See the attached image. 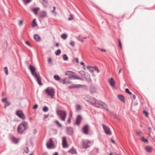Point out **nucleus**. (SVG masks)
Returning a JSON list of instances; mask_svg holds the SVG:
<instances>
[{
    "label": "nucleus",
    "instance_id": "nucleus-41",
    "mask_svg": "<svg viewBox=\"0 0 155 155\" xmlns=\"http://www.w3.org/2000/svg\"><path fill=\"white\" fill-rule=\"evenodd\" d=\"M77 39H78V40L81 42L84 41V40L83 39V37H81L80 36H79L77 38Z\"/></svg>",
    "mask_w": 155,
    "mask_h": 155
},
{
    "label": "nucleus",
    "instance_id": "nucleus-59",
    "mask_svg": "<svg viewBox=\"0 0 155 155\" xmlns=\"http://www.w3.org/2000/svg\"><path fill=\"white\" fill-rule=\"evenodd\" d=\"M53 10H52V13H53L55 12V11L56 9V8L55 6H54L53 7Z\"/></svg>",
    "mask_w": 155,
    "mask_h": 155
},
{
    "label": "nucleus",
    "instance_id": "nucleus-1",
    "mask_svg": "<svg viewBox=\"0 0 155 155\" xmlns=\"http://www.w3.org/2000/svg\"><path fill=\"white\" fill-rule=\"evenodd\" d=\"M29 68L32 75L36 78L38 84L40 85H42V84L41 83V79L40 74L39 73H37L35 72L36 68L35 67L31 65H30L29 66Z\"/></svg>",
    "mask_w": 155,
    "mask_h": 155
},
{
    "label": "nucleus",
    "instance_id": "nucleus-51",
    "mask_svg": "<svg viewBox=\"0 0 155 155\" xmlns=\"http://www.w3.org/2000/svg\"><path fill=\"white\" fill-rule=\"evenodd\" d=\"M23 1L25 3L27 4L30 2L31 0H23Z\"/></svg>",
    "mask_w": 155,
    "mask_h": 155
},
{
    "label": "nucleus",
    "instance_id": "nucleus-30",
    "mask_svg": "<svg viewBox=\"0 0 155 155\" xmlns=\"http://www.w3.org/2000/svg\"><path fill=\"white\" fill-rule=\"evenodd\" d=\"M54 77V78L56 81H59L60 80V78L58 75H55Z\"/></svg>",
    "mask_w": 155,
    "mask_h": 155
},
{
    "label": "nucleus",
    "instance_id": "nucleus-52",
    "mask_svg": "<svg viewBox=\"0 0 155 155\" xmlns=\"http://www.w3.org/2000/svg\"><path fill=\"white\" fill-rule=\"evenodd\" d=\"M6 98H4L2 99V101L3 102L5 103L7 101Z\"/></svg>",
    "mask_w": 155,
    "mask_h": 155
},
{
    "label": "nucleus",
    "instance_id": "nucleus-53",
    "mask_svg": "<svg viewBox=\"0 0 155 155\" xmlns=\"http://www.w3.org/2000/svg\"><path fill=\"white\" fill-rule=\"evenodd\" d=\"M148 129L149 130V136H150V133L151 132V128L150 127H148Z\"/></svg>",
    "mask_w": 155,
    "mask_h": 155
},
{
    "label": "nucleus",
    "instance_id": "nucleus-60",
    "mask_svg": "<svg viewBox=\"0 0 155 155\" xmlns=\"http://www.w3.org/2000/svg\"><path fill=\"white\" fill-rule=\"evenodd\" d=\"M51 61H52V59H51V58H49L48 59V62L49 63H50L51 62Z\"/></svg>",
    "mask_w": 155,
    "mask_h": 155
},
{
    "label": "nucleus",
    "instance_id": "nucleus-64",
    "mask_svg": "<svg viewBox=\"0 0 155 155\" xmlns=\"http://www.w3.org/2000/svg\"><path fill=\"white\" fill-rule=\"evenodd\" d=\"M75 60L76 62L77 63H78V62H79V60H78V58H76L75 59Z\"/></svg>",
    "mask_w": 155,
    "mask_h": 155
},
{
    "label": "nucleus",
    "instance_id": "nucleus-50",
    "mask_svg": "<svg viewBox=\"0 0 155 155\" xmlns=\"http://www.w3.org/2000/svg\"><path fill=\"white\" fill-rule=\"evenodd\" d=\"M23 23V21L22 20H20L19 21L18 25L19 26H21L22 25Z\"/></svg>",
    "mask_w": 155,
    "mask_h": 155
},
{
    "label": "nucleus",
    "instance_id": "nucleus-49",
    "mask_svg": "<svg viewBox=\"0 0 155 155\" xmlns=\"http://www.w3.org/2000/svg\"><path fill=\"white\" fill-rule=\"evenodd\" d=\"M93 68L95 69V70L97 71V73H99V69L96 66H95V67H93Z\"/></svg>",
    "mask_w": 155,
    "mask_h": 155
},
{
    "label": "nucleus",
    "instance_id": "nucleus-28",
    "mask_svg": "<svg viewBox=\"0 0 155 155\" xmlns=\"http://www.w3.org/2000/svg\"><path fill=\"white\" fill-rule=\"evenodd\" d=\"M81 109V107L80 105H76V109L77 111H78Z\"/></svg>",
    "mask_w": 155,
    "mask_h": 155
},
{
    "label": "nucleus",
    "instance_id": "nucleus-62",
    "mask_svg": "<svg viewBox=\"0 0 155 155\" xmlns=\"http://www.w3.org/2000/svg\"><path fill=\"white\" fill-rule=\"evenodd\" d=\"M25 43L27 45H28L29 46H31V45L30 44V43L28 41H26L25 42Z\"/></svg>",
    "mask_w": 155,
    "mask_h": 155
},
{
    "label": "nucleus",
    "instance_id": "nucleus-54",
    "mask_svg": "<svg viewBox=\"0 0 155 155\" xmlns=\"http://www.w3.org/2000/svg\"><path fill=\"white\" fill-rule=\"evenodd\" d=\"M38 105L36 104L34 105V106L33 107V108L34 109H37L38 108Z\"/></svg>",
    "mask_w": 155,
    "mask_h": 155
},
{
    "label": "nucleus",
    "instance_id": "nucleus-5",
    "mask_svg": "<svg viewBox=\"0 0 155 155\" xmlns=\"http://www.w3.org/2000/svg\"><path fill=\"white\" fill-rule=\"evenodd\" d=\"M16 114L18 117L22 120H24L25 119V115L21 110H19L17 111Z\"/></svg>",
    "mask_w": 155,
    "mask_h": 155
},
{
    "label": "nucleus",
    "instance_id": "nucleus-42",
    "mask_svg": "<svg viewBox=\"0 0 155 155\" xmlns=\"http://www.w3.org/2000/svg\"><path fill=\"white\" fill-rule=\"evenodd\" d=\"M4 72L6 75H7L8 74V70L7 67H5L4 68Z\"/></svg>",
    "mask_w": 155,
    "mask_h": 155
},
{
    "label": "nucleus",
    "instance_id": "nucleus-9",
    "mask_svg": "<svg viewBox=\"0 0 155 155\" xmlns=\"http://www.w3.org/2000/svg\"><path fill=\"white\" fill-rule=\"evenodd\" d=\"M62 145L64 148H66L68 147L66 139L65 137H62Z\"/></svg>",
    "mask_w": 155,
    "mask_h": 155
},
{
    "label": "nucleus",
    "instance_id": "nucleus-48",
    "mask_svg": "<svg viewBox=\"0 0 155 155\" xmlns=\"http://www.w3.org/2000/svg\"><path fill=\"white\" fill-rule=\"evenodd\" d=\"M70 44L72 47H74V41H71L70 42Z\"/></svg>",
    "mask_w": 155,
    "mask_h": 155
},
{
    "label": "nucleus",
    "instance_id": "nucleus-12",
    "mask_svg": "<svg viewBox=\"0 0 155 155\" xmlns=\"http://www.w3.org/2000/svg\"><path fill=\"white\" fill-rule=\"evenodd\" d=\"M88 125L86 124L83 127L82 130L83 133L85 134H87L88 132Z\"/></svg>",
    "mask_w": 155,
    "mask_h": 155
},
{
    "label": "nucleus",
    "instance_id": "nucleus-39",
    "mask_svg": "<svg viewBox=\"0 0 155 155\" xmlns=\"http://www.w3.org/2000/svg\"><path fill=\"white\" fill-rule=\"evenodd\" d=\"M61 50L59 49L55 52V54L56 55H59L61 53Z\"/></svg>",
    "mask_w": 155,
    "mask_h": 155
},
{
    "label": "nucleus",
    "instance_id": "nucleus-43",
    "mask_svg": "<svg viewBox=\"0 0 155 155\" xmlns=\"http://www.w3.org/2000/svg\"><path fill=\"white\" fill-rule=\"evenodd\" d=\"M24 151L26 153H28L29 151L28 147H26L25 149L24 150Z\"/></svg>",
    "mask_w": 155,
    "mask_h": 155
},
{
    "label": "nucleus",
    "instance_id": "nucleus-6",
    "mask_svg": "<svg viewBox=\"0 0 155 155\" xmlns=\"http://www.w3.org/2000/svg\"><path fill=\"white\" fill-rule=\"evenodd\" d=\"M103 129L105 134L107 135H110L111 134V132L110 128L104 124H102Z\"/></svg>",
    "mask_w": 155,
    "mask_h": 155
},
{
    "label": "nucleus",
    "instance_id": "nucleus-4",
    "mask_svg": "<svg viewBox=\"0 0 155 155\" xmlns=\"http://www.w3.org/2000/svg\"><path fill=\"white\" fill-rule=\"evenodd\" d=\"M46 93L48 96H51L53 98L54 94V90L53 88H47L45 89Z\"/></svg>",
    "mask_w": 155,
    "mask_h": 155
},
{
    "label": "nucleus",
    "instance_id": "nucleus-56",
    "mask_svg": "<svg viewBox=\"0 0 155 155\" xmlns=\"http://www.w3.org/2000/svg\"><path fill=\"white\" fill-rule=\"evenodd\" d=\"M100 49V51H101L102 52H106V50L104 49L101 48V49Z\"/></svg>",
    "mask_w": 155,
    "mask_h": 155
},
{
    "label": "nucleus",
    "instance_id": "nucleus-38",
    "mask_svg": "<svg viewBox=\"0 0 155 155\" xmlns=\"http://www.w3.org/2000/svg\"><path fill=\"white\" fill-rule=\"evenodd\" d=\"M42 110L44 112H47L48 110V108L47 106H45L43 108Z\"/></svg>",
    "mask_w": 155,
    "mask_h": 155
},
{
    "label": "nucleus",
    "instance_id": "nucleus-14",
    "mask_svg": "<svg viewBox=\"0 0 155 155\" xmlns=\"http://www.w3.org/2000/svg\"><path fill=\"white\" fill-rule=\"evenodd\" d=\"M81 87V85L80 84H73L72 85H70V86H68V87L69 88L71 89V88H79Z\"/></svg>",
    "mask_w": 155,
    "mask_h": 155
},
{
    "label": "nucleus",
    "instance_id": "nucleus-63",
    "mask_svg": "<svg viewBox=\"0 0 155 155\" xmlns=\"http://www.w3.org/2000/svg\"><path fill=\"white\" fill-rule=\"evenodd\" d=\"M34 134H35L37 133V131L36 129H34L33 130Z\"/></svg>",
    "mask_w": 155,
    "mask_h": 155
},
{
    "label": "nucleus",
    "instance_id": "nucleus-18",
    "mask_svg": "<svg viewBox=\"0 0 155 155\" xmlns=\"http://www.w3.org/2000/svg\"><path fill=\"white\" fill-rule=\"evenodd\" d=\"M46 13L44 11H42L40 15V17L42 18H44L46 17Z\"/></svg>",
    "mask_w": 155,
    "mask_h": 155
},
{
    "label": "nucleus",
    "instance_id": "nucleus-7",
    "mask_svg": "<svg viewBox=\"0 0 155 155\" xmlns=\"http://www.w3.org/2000/svg\"><path fill=\"white\" fill-rule=\"evenodd\" d=\"M47 147L48 148H52L54 147V144L52 139L51 138L46 143Z\"/></svg>",
    "mask_w": 155,
    "mask_h": 155
},
{
    "label": "nucleus",
    "instance_id": "nucleus-46",
    "mask_svg": "<svg viewBox=\"0 0 155 155\" xmlns=\"http://www.w3.org/2000/svg\"><path fill=\"white\" fill-rule=\"evenodd\" d=\"M73 19V15L71 14L70 15V17L68 18V19L69 21H71Z\"/></svg>",
    "mask_w": 155,
    "mask_h": 155
},
{
    "label": "nucleus",
    "instance_id": "nucleus-24",
    "mask_svg": "<svg viewBox=\"0 0 155 155\" xmlns=\"http://www.w3.org/2000/svg\"><path fill=\"white\" fill-rule=\"evenodd\" d=\"M71 77L73 78L74 79H78V80H82V78H80L78 76H76L75 75H74V74L72 75V76Z\"/></svg>",
    "mask_w": 155,
    "mask_h": 155
},
{
    "label": "nucleus",
    "instance_id": "nucleus-29",
    "mask_svg": "<svg viewBox=\"0 0 155 155\" xmlns=\"http://www.w3.org/2000/svg\"><path fill=\"white\" fill-rule=\"evenodd\" d=\"M12 141L15 143H17L19 141L18 139L14 137L12 138Z\"/></svg>",
    "mask_w": 155,
    "mask_h": 155
},
{
    "label": "nucleus",
    "instance_id": "nucleus-17",
    "mask_svg": "<svg viewBox=\"0 0 155 155\" xmlns=\"http://www.w3.org/2000/svg\"><path fill=\"white\" fill-rule=\"evenodd\" d=\"M108 81L110 84L112 86H114L115 84V81L112 78H111Z\"/></svg>",
    "mask_w": 155,
    "mask_h": 155
},
{
    "label": "nucleus",
    "instance_id": "nucleus-15",
    "mask_svg": "<svg viewBox=\"0 0 155 155\" xmlns=\"http://www.w3.org/2000/svg\"><path fill=\"white\" fill-rule=\"evenodd\" d=\"M34 39L37 42H40L41 38L37 34H35L34 36Z\"/></svg>",
    "mask_w": 155,
    "mask_h": 155
},
{
    "label": "nucleus",
    "instance_id": "nucleus-22",
    "mask_svg": "<svg viewBox=\"0 0 155 155\" xmlns=\"http://www.w3.org/2000/svg\"><path fill=\"white\" fill-rule=\"evenodd\" d=\"M90 92L92 94H94L96 92V89L95 87H90Z\"/></svg>",
    "mask_w": 155,
    "mask_h": 155
},
{
    "label": "nucleus",
    "instance_id": "nucleus-3",
    "mask_svg": "<svg viewBox=\"0 0 155 155\" xmlns=\"http://www.w3.org/2000/svg\"><path fill=\"white\" fill-rule=\"evenodd\" d=\"M57 113L62 121H64L66 116L67 113L65 111L57 110Z\"/></svg>",
    "mask_w": 155,
    "mask_h": 155
},
{
    "label": "nucleus",
    "instance_id": "nucleus-20",
    "mask_svg": "<svg viewBox=\"0 0 155 155\" xmlns=\"http://www.w3.org/2000/svg\"><path fill=\"white\" fill-rule=\"evenodd\" d=\"M42 2H41L43 6L46 7L48 5V2L47 0H41Z\"/></svg>",
    "mask_w": 155,
    "mask_h": 155
},
{
    "label": "nucleus",
    "instance_id": "nucleus-10",
    "mask_svg": "<svg viewBox=\"0 0 155 155\" xmlns=\"http://www.w3.org/2000/svg\"><path fill=\"white\" fill-rule=\"evenodd\" d=\"M97 100L95 98H92L90 101H88V102L91 105L94 106H97L96 105Z\"/></svg>",
    "mask_w": 155,
    "mask_h": 155
},
{
    "label": "nucleus",
    "instance_id": "nucleus-44",
    "mask_svg": "<svg viewBox=\"0 0 155 155\" xmlns=\"http://www.w3.org/2000/svg\"><path fill=\"white\" fill-rule=\"evenodd\" d=\"M125 92L126 93L129 94H132V93L129 91V90L128 88H126L125 89Z\"/></svg>",
    "mask_w": 155,
    "mask_h": 155
},
{
    "label": "nucleus",
    "instance_id": "nucleus-19",
    "mask_svg": "<svg viewBox=\"0 0 155 155\" xmlns=\"http://www.w3.org/2000/svg\"><path fill=\"white\" fill-rule=\"evenodd\" d=\"M39 8H34L31 9V11L33 12L35 14H37Z\"/></svg>",
    "mask_w": 155,
    "mask_h": 155
},
{
    "label": "nucleus",
    "instance_id": "nucleus-36",
    "mask_svg": "<svg viewBox=\"0 0 155 155\" xmlns=\"http://www.w3.org/2000/svg\"><path fill=\"white\" fill-rule=\"evenodd\" d=\"M10 104V103L8 101H7L5 103L4 106V108H6Z\"/></svg>",
    "mask_w": 155,
    "mask_h": 155
},
{
    "label": "nucleus",
    "instance_id": "nucleus-16",
    "mask_svg": "<svg viewBox=\"0 0 155 155\" xmlns=\"http://www.w3.org/2000/svg\"><path fill=\"white\" fill-rule=\"evenodd\" d=\"M118 98L120 100V101L123 103L125 102V98L124 96L122 95H117Z\"/></svg>",
    "mask_w": 155,
    "mask_h": 155
},
{
    "label": "nucleus",
    "instance_id": "nucleus-55",
    "mask_svg": "<svg viewBox=\"0 0 155 155\" xmlns=\"http://www.w3.org/2000/svg\"><path fill=\"white\" fill-rule=\"evenodd\" d=\"M66 84H71V82L70 81H67V79L66 80Z\"/></svg>",
    "mask_w": 155,
    "mask_h": 155
},
{
    "label": "nucleus",
    "instance_id": "nucleus-40",
    "mask_svg": "<svg viewBox=\"0 0 155 155\" xmlns=\"http://www.w3.org/2000/svg\"><path fill=\"white\" fill-rule=\"evenodd\" d=\"M141 140L143 141L145 143H148V140L147 139H146L144 138V137H142L141 138Z\"/></svg>",
    "mask_w": 155,
    "mask_h": 155
},
{
    "label": "nucleus",
    "instance_id": "nucleus-33",
    "mask_svg": "<svg viewBox=\"0 0 155 155\" xmlns=\"http://www.w3.org/2000/svg\"><path fill=\"white\" fill-rule=\"evenodd\" d=\"M92 67L91 66H87V68L92 73H93V70L92 69Z\"/></svg>",
    "mask_w": 155,
    "mask_h": 155
},
{
    "label": "nucleus",
    "instance_id": "nucleus-31",
    "mask_svg": "<svg viewBox=\"0 0 155 155\" xmlns=\"http://www.w3.org/2000/svg\"><path fill=\"white\" fill-rule=\"evenodd\" d=\"M32 26L33 27H35L37 25V23H36L35 21V19H34L32 21Z\"/></svg>",
    "mask_w": 155,
    "mask_h": 155
},
{
    "label": "nucleus",
    "instance_id": "nucleus-23",
    "mask_svg": "<svg viewBox=\"0 0 155 155\" xmlns=\"http://www.w3.org/2000/svg\"><path fill=\"white\" fill-rule=\"evenodd\" d=\"M74 74V73L73 71H68L65 72V74L68 75H71V77L73 74Z\"/></svg>",
    "mask_w": 155,
    "mask_h": 155
},
{
    "label": "nucleus",
    "instance_id": "nucleus-11",
    "mask_svg": "<svg viewBox=\"0 0 155 155\" xmlns=\"http://www.w3.org/2000/svg\"><path fill=\"white\" fill-rule=\"evenodd\" d=\"M82 119V118L80 115H78L76 118L75 124L76 125H79Z\"/></svg>",
    "mask_w": 155,
    "mask_h": 155
},
{
    "label": "nucleus",
    "instance_id": "nucleus-35",
    "mask_svg": "<svg viewBox=\"0 0 155 155\" xmlns=\"http://www.w3.org/2000/svg\"><path fill=\"white\" fill-rule=\"evenodd\" d=\"M63 58L64 61H67L68 60V58L66 54L63 55Z\"/></svg>",
    "mask_w": 155,
    "mask_h": 155
},
{
    "label": "nucleus",
    "instance_id": "nucleus-27",
    "mask_svg": "<svg viewBox=\"0 0 155 155\" xmlns=\"http://www.w3.org/2000/svg\"><path fill=\"white\" fill-rule=\"evenodd\" d=\"M103 102L101 101H99L97 100L96 102V105H97V106H95L96 107H99L100 106H101L102 104H103Z\"/></svg>",
    "mask_w": 155,
    "mask_h": 155
},
{
    "label": "nucleus",
    "instance_id": "nucleus-25",
    "mask_svg": "<svg viewBox=\"0 0 155 155\" xmlns=\"http://www.w3.org/2000/svg\"><path fill=\"white\" fill-rule=\"evenodd\" d=\"M68 152L71 154H76L77 153L76 151L73 148H72Z\"/></svg>",
    "mask_w": 155,
    "mask_h": 155
},
{
    "label": "nucleus",
    "instance_id": "nucleus-47",
    "mask_svg": "<svg viewBox=\"0 0 155 155\" xmlns=\"http://www.w3.org/2000/svg\"><path fill=\"white\" fill-rule=\"evenodd\" d=\"M118 41L119 42V47L120 49L122 48V45L120 39H118Z\"/></svg>",
    "mask_w": 155,
    "mask_h": 155
},
{
    "label": "nucleus",
    "instance_id": "nucleus-32",
    "mask_svg": "<svg viewBox=\"0 0 155 155\" xmlns=\"http://www.w3.org/2000/svg\"><path fill=\"white\" fill-rule=\"evenodd\" d=\"M67 79L66 78L62 79L60 80V82L61 83H62L63 84H66V80Z\"/></svg>",
    "mask_w": 155,
    "mask_h": 155
},
{
    "label": "nucleus",
    "instance_id": "nucleus-45",
    "mask_svg": "<svg viewBox=\"0 0 155 155\" xmlns=\"http://www.w3.org/2000/svg\"><path fill=\"white\" fill-rule=\"evenodd\" d=\"M143 114L145 115L146 117H147L148 116V112L146 111L145 110H143Z\"/></svg>",
    "mask_w": 155,
    "mask_h": 155
},
{
    "label": "nucleus",
    "instance_id": "nucleus-61",
    "mask_svg": "<svg viewBox=\"0 0 155 155\" xmlns=\"http://www.w3.org/2000/svg\"><path fill=\"white\" fill-rule=\"evenodd\" d=\"M152 140L155 142V136H151Z\"/></svg>",
    "mask_w": 155,
    "mask_h": 155
},
{
    "label": "nucleus",
    "instance_id": "nucleus-34",
    "mask_svg": "<svg viewBox=\"0 0 155 155\" xmlns=\"http://www.w3.org/2000/svg\"><path fill=\"white\" fill-rule=\"evenodd\" d=\"M61 37L64 39H65L67 37V35L66 34H63L61 35Z\"/></svg>",
    "mask_w": 155,
    "mask_h": 155
},
{
    "label": "nucleus",
    "instance_id": "nucleus-2",
    "mask_svg": "<svg viewBox=\"0 0 155 155\" xmlns=\"http://www.w3.org/2000/svg\"><path fill=\"white\" fill-rule=\"evenodd\" d=\"M28 127L27 123L25 121H23L18 126L17 128L18 133L22 134L24 131Z\"/></svg>",
    "mask_w": 155,
    "mask_h": 155
},
{
    "label": "nucleus",
    "instance_id": "nucleus-37",
    "mask_svg": "<svg viewBox=\"0 0 155 155\" xmlns=\"http://www.w3.org/2000/svg\"><path fill=\"white\" fill-rule=\"evenodd\" d=\"M54 122L59 127H62L61 124L59 123L58 120H55L54 121Z\"/></svg>",
    "mask_w": 155,
    "mask_h": 155
},
{
    "label": "nucleus",
    "instance_id": "nucleus-57",
    "mask_svg": "<svg viewBox=\"0 0 155 155\" xmlns=\"http://www.w3.org/2000/svg\"><path fill=\"white\" fill-rule=\"evenodd\" d=\"M49 116V114H45L44 115V118H45V119L47 118H48V117Z\"/></svg>",
    "mask_w": 155,
    "mask_h": 155
},
{
    "label": "nucleus",
    "instance_id": "nucleus-13",
    "mask_svg": "<svg viewBox=\"0 0 155 155\" xmlns=\"http://www.w3.org/2000/svg\"><path fill=\"white\" fill-rule=\"evenodd\" d=\"M67 133L69 135H72L73 133V128L71 127L67 128Z\"/></svg>",
    "mask_w": 155,
    "mask_h": 155
},
{
    "label": "nucleus",
    "instance_id": "nucleus-26",
    "mask_svg": "<svg viewBox=\"0 0 155 155\" xmlns=\"http://www.w3.org/2000/svg\"><path fill=\"white\" fill-rule=\"evenodd\" d=\"M103 107L107 111H108L109 110L107 106V105L105 104L103 102V104L101 106Z\"/></svg>",
    "mask_w": 155,
    "mask_h": 155
},
{
    "label": "nucleus",
    "instance_id": "nucleus-58",
    "mask_svg": "<svg viewBox=\"0 0 155 155\" xmlns=\"http://www.w3.org/2000/svg\"><path fill=\"white\" fill-rule=\"evenodd\" d=\"M67 122L68 123L70 124L71 123V118L70 117H68Z\"/></svg>",
    "mask_w": 155,
    "mask_h": 155
},
{
    "label": "nucleus",
    "instance_id": "nucleus-21",
    "mask_svg": "<svg viewBox=\"0 0 155 155\" xmlns=\"http://www.w3.org/2000/svg\"><path fill=\"white\" fill-rule=\"evenodd\" d=\"M152 149V147L151 146H147L145 147V150L148 152H150L151 151V150Z\"/></svg>",
    "mask_w": 155,
    "mask_h": 155
},
{
    "label": "nucleus",
    "instance_id": "nucleus-8",
    "mask_svg": "<svg viewBox=\"0 0 155 155\" xmlns=\"http://www.w3.org/2000/svg\"><path fill=\"white\" fill-rule=\"evenodd\" d=\"M91 143V142L89 140H85L82 142V146L84 148H87L89 147L88 144Z\"/></svg>",
    "mask_w": 155,
    "mask_h": 155
}]
</instances>
